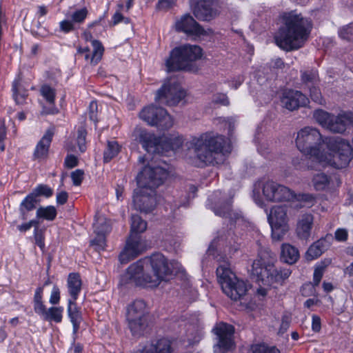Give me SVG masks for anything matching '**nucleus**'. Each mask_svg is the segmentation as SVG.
<instances>
[{
    "mask_svg": "<svg viewBox=\"0 0 353 353\" xmlns=\"http://www.w3.org/2000/svg\"><path fill=\"white\" fill-rule=\"evenodd\" d=\"M314 217L310 214L301 216L296 223V234L299 239L308 240L313 228Z\"/></svg>",
    "mask_w": 353,
    "mask_h": 353,
    "instance_id": "nucleus-21",
    "label": "nucleus"
},
{
    "mask_svg": "<svg viewBox=\"0 0 353 353\" xmlns=\"http://www.w3.org/2000/svg\"><path fill=\"white\" fill-rule=\"evenodd\" d=\"M324 268L318 267L315 268L313 275V285L318 286L321 282V280L323 276Z\"/></svg>",
    "mask_w": 353,
    "mask_h": 353,
    "instance_id": "nucleus-49",
    "label": "nucleus"
},
{
    "mask_svg": "<svg viewBox=\"0 0 353 353\" xmlns=\"http://www.w3.org/2000/svg\"><path fill=\"white\" fill-rule=\"evenodd\" d=\"M344 273L349 276H353V262L344 270Z\"/></svg>",
    "mask_w": 353,
    "mask_h": 353,
    "instance_id": "nucleus-64",
    "label": "nucleus"
},
{
    "mask_svg": "<svg viewBox=\"0 0 353 353\" xmlns=\"http://www.w3.org/2000/svg\"><path fill=\"white\" fill-rule=\"evenodd\" d=\"M120 151V146L116 141H109L103 152V161L105 163L109 162L114 158Z\"/></svg>",
    "mask_w": 353,
    "mask_h": 353,
    "instance_id": "nucleus-36",
    "label": "nucleus"
},
{
    "mask_svg": "<svg viewBox=\"0 0 353 353\" xmlns=\"http://www.w3.org/2000/svg\"><path fill=\"white\" fill-rule=\"evenodd\" d=\"M88 11L85 8L74 11L70 16L72 22L74 23H82L87 17Z\"/></svg>",
    "mask_w": 353,
    "mask_h": 353,
    "instance_id": "nucleus-44",
    "label": "nucleus"
},
{
    "mask_svg": "<svg viewBox=\"0 0 353 353\" xmlns=\"http://www.w3.org/2000/svg\"><path fill=\"white\" fill-rule=\"evenodd\" d=\"M90 118L91 120L94 121H97V104L95 101H92L90 103Z\"/></svg>",
    "mask_w": 353,
    "mask_h": 353,
    "instance_id": "nucleus-60",
    "label": "nucleus"
},
{
    "mask_svg": "<svg viewBox=\"0 0 353 353\" xmlns=\"http://www.w3.org/2000/svg\"><path fill=\"white\" fill-rule=\"evenodd\" d=\"M307 88L310 90V97L312 98V99L318 103H321V94L319 90L315 86V85L309 86Z\"/></svg>",
    "mask_w": 353,
    "mask_h": 353,
    "instance_id": "nucleus-48",
    "label": "nucleus"
},
{
    "mask_svg": "<svg viewBox=\"0 0 353 353\" xmlns=\"http://www.w3.org/2000/svg\"><path fill=\"white\" fill-rule=\"evenodd\" d=\"M313 185L316 190L325 189L329 183L327 176L323 173H318L314 176L312 179Z\"/></svg>",
    "mask_w": 353,
    "mask_h": 353,
    "instance_id": "nucleus-40",
    "label": "nucleus"
},
{
    "mask_svg": "<svg viewBox=\"0 0 353 353\" xmlns=\"http://www.w3.org/2000/svg\"><path fill=\"white\" fill-rule=\"evenodd\" d=\"M63 308L62 307H51L48 308L42 317L46 321L61 323L63 318Z\"/></svg>",
    "mask_w": 353,
    "mask_h": 353,
    "instance_id": "nucleus-34",
    "label": "nucleus"
},
{
    "mask_svg": "<svg viewBox=\"0 0 353 353\" xmlns=\"http://www.w3.org/2000/svg\"><path fill=\"white\" fill-rule=\"evenodd\" d=\"M268 221L272 229V239L282 240L289 230L287 206L281 205L272 207L268 215Z\"/></svg>",
    "mask_w": 353,
    "mask_h": 353,
    "instance_id": "nucleus-13",
    "label": "nucleus"
},
{
    "mask_svg": "<svg viewBox=\"0 0 353 353\" xmlns=\"http://www.w3.org/2000/svg\"><path fill=\"white\" fill-rule=\"evenodd\" d=\"M133 206L135 210L148 214L155 209L157 202L156 200H133Z\"/></svg>",
    "mask_w": 353,
    "mask_h": 353,
    "instance_id": "nucleus-33",
    "label": "nucleus"
},
{
    "mask_svg": "<svg viewBox=\"0 0 353 353\" xmlns=\"http://www.w3.org/2000/svg\"><path fill=\"white\" fill-rule=\"evenodd\" d=\"M327 130L335 133H342L345 131L348 125L353 124V113L344 112L337 116L332 115Z\"/></svg>",
    "mask_w": 353,
    "mask_h": 353,
    "instance_id": "nucleus-19",
    "label": "nucleus"
},
{
    "mask_svg": "<svg viewBox=\"0 0 353 353\" xmlns=\"http://www.w3.org/2000/svg\"><path fill=\"white\" fill-rule=\"evenodd\" d=\"M253 353H280V352L274 347H269L265 345H257L253 347Z\"/></svg>",
    "mask_w": 353,
    "mask_h": 353,
    "instance_id": "nucleus-47",
    "label": "nucleus"
},
{
    "mask_svg": "<svg viewBox=\"0 0 353 353\" xmlns=\"http://www.w3.org/2000/svg\"><path fill=\"white\" fill-rule=\"evenodd\" d=\"M334 237L337 241H345L348 237V232L346 229L339 228L334 233Z\"/></svg>",
    "mask_w": 353,
    "mask_h": 353,
    "instance_id": "nucleus-54",
    "label": "nucleus"
},
{
    "mask_svg": "<svg viewBox=\"0 0 353 353\" xmlns=\"http://www.w3.org/2000/svg\"><path fill=\"white\" fill-rule=\"evenodd\" d=\"M175 29L179 32H183L187 35L194 39L200 38L208 34L190 14H184L175 22Z\"/></svg>",
    "mask_w": 353,
    "mask_h": 353,
    "instance_id": "nucleus-17",
    "label": "nucleus"
},
{
    "mask_svg": "<svg viewBox=\"0 0 353 353\" xmlns=\"http://www.w3.org/2000/svg\"><path fill=\"white\" fill-rule=\"evenodd\" d=\"M34 239H35L37 245L41 249H43L44 248L45 244H44V238H43L41 231L34 233Z\"/></svg>",
    "mask_w": 353,
    "mask_h": 353,
    "instance_id": "nucleus-61",
    "label": "nucleus"
},
{
    "mask_svg": "<svg viewBox=\"0 0 353 353\" xmlns=\"http://www.w3.org/2000/svg\"><path fill=\"white\" fill-rule=\"evenodd\" d=\"M13 98L17 104L22 105L25 103L28 96L27 91L23 90L19 81L15 80L12 83Z\"/></svg>",
    "mask_w": 353,
    "mask_h": 353,
    "instance_id": "nucleus-37",
    "label": "nucleus"
},
{
    "mask_svg": "<svg viewBox=\"0 0 353 353\" xmlns=\"http://www.w3.org/2000/svg\"><path fill=\"white\" fill-rule=\"evenodd\" d=\"M68 292L72 301H76L81 290V279L77 273H70L68 278Z\"/></svg>",
    "mask_w": 353,
    "mask_h": 353,
    "instance_id": "nucleus-27",
    "label": "nucleus"
},
{
    "mask_svg": "<svg viewBox=\"0 0 353 353\" xmlns=\"http://www.w3.org/2000/svg\"><path fill=\"white\" fill-rule=\"evenodd\" d=\"M92 45L93 50L92 54H90V50L88 48H79L78 53L84 55V58L87 61H90L91 64L96 65L101 59L103 54L104 48L101 42L97 40H92Z\"/></svg>",
    "mask_w": 353,
    "mask_h": 353,
    "instance_id": "nucleus-23",
    "label": "nucleus"
},
{
    "mask_svg": "<svg viewBox=\"0 0 353 353\" xmlns=\"http://www.w3.org/2000/svg\"><path fill=\"white\" fill-rule=\"evenodd\" d=\"M41 95L49 104H54L55 100V90L50 85L45 84L40 88Z\"/></svg>",
    "mask_w": 353,
    "mask_h": 353,
    "instance_id": "nucleus-41",
    "label": "nucleus"
},
{
    "mask_svg": "<svg viewBox=\"0 0 353 353\" xmlns=\"http://www.w3.org/2000/svg\"><path fill=\"white\" fill-rule=\"evenodd\" d=\"M282 105L289 110H294L300 106H305L309 102L305 95L299 91L288 90L283 93Z\"/></svg>",
    "mask_w": 353,
    "mask_h": 353,
    "instance_id": "nucleus-18",
    "label": "nucleus"
},
{
    "mask_svg": "<svg viewBox=\"0 0 353 353\" xmlns=\"http://www.w3.org/2000/svg\"><path fill=\"white\" fill-rule=\"evenodd\" d=\"M312 27L311 21L301 14H285L283 17V25L274 36L275 43L286 51L297 50L307 40Z\"/></svg>",
    "mask_w": 353,
    "mask_h": 353,
    "instance_id": "nucleus-3",
    "label": "nucleus"
},
{
    "mask_svg": "<svg viewBox=\"0 0 353 353\" xmlns=\"http://www.w3.org/2000/svg\"><path fill=\"white\" fill-rule=\"evenodd\" d=\"M213 102L216 104H221L223 105H229V99L224 94H219L214 97Z\"/></svg>",
    "mask_w": 353,
    "mask_h": 353,
    "instance_id": "nucleus-56",
    "label": "nucleus"
},
{
    "mask_svg": "<svg viewBox=\"0 0 353 353\" xmlns=\"http://www.w3.org/2000/svg\"><path fill=\"white\" fill-rule=\"evenodd\" d=\"M299 256V250L296 247L289 243L282 244L281 250V261L289 265H292L296 263Z\"/></svg>",
    "mask_w": 353,
    "mask_h": 353,
    "instance_id": "nucleus-26",
    "label": "nucleus"
},
{
    "mask_svg": "<svg viewBox=\"0 0 353 353\" xmlns=\"http://www.w3.org/2000/svg\"><path fill=\"white\" fill-rule=\"evenodd\" d=\"M85 136V130L82 127L79 128L77 131V137L76 139V145H67V150L76 153L84 152L86 150Z\"/></svg>",
    "mask_w": 353,
    "mask_h": 353,
    "instance_id": "nucleus-28",
    "label": "nucleus"
},
{
    "mask_svg": "<svg viewBox=\"0 0 353 353\" xmlns=\"http://www.w3.org/2000/svg\"><path fill=\"white\" fill-rule=\"evenodd\" d=\"M216 276L223 292L232 300H240L246 294L248 285L235 275L225 261L217 267Z\"/></svg>",
    "mask_w": 353,
    "mask_h": 353,
    "instance_id": "nucleus-9",
    "label": "nucleus"
},
{
    "mask_svg": "<svg viewBox=\"0 0 353 353\" xmlns=\"http://www.w3.org/2000/svg\"><path fill=\"white\" fill-rule=\"evenodd\" d=\"M57 214V210L54 206L40 207L37 210V218L47 221H53Z\"/></svg>",
    "mask_w": 353,
    "mask_h": 353,
    "instance_id": "nucleus-38",
    "label": "nucleus"
},
{
    "mask_svg": "<svg viewBox=\"0 0 353 353\" xmlns=\"http://www.w3.org/2000/svg\"><path fill=\"white\" fill-rule=\"evenodd\" d=\"M129 23L130 19L128 18L124 17L119 11H117L112 18V26H115L119 23Z\"/></svg>",
    "mask_w": 353,
    "mask_h": 353,
    "instance_id": "nucleus-51",
    "label": "nucleus"
},
{
    "mask_svg": "<svg viewBox=\"0 0 353 353\" xmlns=\"http://www.w3.org/2000/svg\"><path fill=\"white\" fill-rule=\"evenodd\" d=\"M54 132L51 130H48L39 141L36 145L33 152V159L43 160L48 158L49 148L52 140Z\"/></svg>",
    "mask_w": 353,
    "mask_h": 353,
    "instance_id": "nucleus-20",
    "label": "nucleus"
},
{
    "mask_svg": "<svg viewBox=\"0 0 353 353\" xmlns=\"http://www.w3.org/2000/svg\"><path fill=\"white\" fill-rule=\"evenodd\" d=\"M223 136L212 132H206L198 137H193L187 142L186 145L194 157L190 163L196 167L218 164L224 160Z\"/></svg>",
    "mask_w": 353,
    "mask_h": 353,
    "instance_id": "nucleus-4",
    "label": "nucleus"
},
{
    "mask_svg": "<svg viewBox=\"0 0 353 353\" xmlns=\"http://www.w3.org/2000/svg\"><path fill=\"white\" fill-rule=\"evenodd\" d=\"M48 309H46L45 305L43 303V301L34 302V312L43 317L46 312Z\"/></svg>",
    "mask_w": 353,
    "mask_h": 353,
    "instance_id": "nucleus-57",
    "label": "nucleus"
},
{
    "mask_svg": "<svg viewBox=\"0 0 353 353\" xmlns=\"http://www.w3.org/2000/svg\"><path fill=\"white\" fill-rule=\"evenodd\" d=\"M295 141L303 154L338 169L347 166L352 158V148L347 141L334 137L323 141L320 132L314 128L301 129Z\"/></svg>",
    "mask_w": 353,
    "mask_h": 353,
    "instance_id": "nucleus-1",
    "label": "nucleus"
},
{
    "mask_svg": "<svg viewBox=\"0 0 353 353\" xmlns=\"http://www.w3.org/2000/svg\"><path fill=\"white\" fill-rule=\"evenodd\" d=\"M302 80L307 87L316 85L318 81V74L315 70L305 71L302 74Z\"/></svg>",
    "mask_w": 353,
    "mask_h": 353,
    "instance_id": "nucleus-42",
    "label": "nucleus"
},
{
    "mask_svg": "<svg viewBox=\"0 0 353 353\" xmlns=\"http://www.w3.org/2000/svg\"><path fill=\"white\" fill-rule=\"evenodd\" d=\"M176 0H159L157 6L160 9H167L171 8Z\"/></svg>",
    "mask_w": 353,
    "mask_h": 353,
    "instance_id": "nucleus-58",
    "label": "nucleus"
},
{
    "mask_svg": "<svg viewBox=\"0 0 353 353\" xmlns=\"http://www.w3.org/2000/svg\"><path fill=\"white\" fill-rule=\"evenodd\" d=\"M127 319L133 335H141L148 326V312L143 300H135L128 307Z\"/></svg>",
    "mask_w": 353,
    "mask_h": 353,
    "instance_id": "nucleus-11",
    "label": "nucleus"
},
{
    "mask_svg": "<svg viewBox=\"0 0 353 353\" xmlns=\"http://www.w3.org/2000/svg\"><path fill=\"white\" fill-rule=\"evenodd\" d=\"M83 177V172L81 170H76L71 173V179L74 185H79L81 184Z\"/></svg>",
    "mask_w": 353,
    "mask_h": 353,
    "instance_id": "nucleus-53",
    "label": "nucleus"
},
{
    "mask_svg": "<svg viewBox=\"0 0 353 353\" xmlns=\"http://www.w3.org/2000/svg\"><path fill=\"white\" fill-rule=\"evenodd\" d=\"M327 239H332L331 235H327L325 238H321L314 242L305 252V257L307 261H312L319 258L330 247Z\"/></svg>",
    "mask_w": 353,
    "mask_h": 353,
    "instance_id": "nucleus-24",
    "label": "nucleus"
},
{
    "mask_svg": "<svg viewBox=\"0 0 353 353\" xmlns=\"http://www.w3.org/2000/svg\"><path fill=\"white\" fill-rule=\"evenodd\" d=\"M168 259L155 253L130 265L125 277L128 282L145 288H156L172 274Z\"/></svg>",
    "mask_w": 353,
    "mask_h": 353,
    "instance_id": "nucleus-2",
    "label": "nucleus"
},
{
    "mask_svg": "<svg viewBox=\"0 0 353 353\" xmlns=\"http://www.w3.org/2000/svg\"><path fill=\"white\" fill-rule=\"evenodd\" d=\"M68 314L73 325V333L76 334L79 329L81 317L80 312L77 307L75 301L71 299L68 301Z\"/></svg>",
    "mask_w": 353,
    "mask_h": 353,
    "instance_id": "nucleus-29",
    "label": "nucleus"
},
{
    "mask_svg": "<svg viewBox=\"0 0 353 353\" xmlns=\"http://www.w3.org/2000/svg\"><path fill=\"white\" fill-rule=\"evenodd\" d=\"M213 6L212 1H200L194 9V14L199 20L210 21L217 14V10Z\"/></svg>",
    "mask_w": 353,
    "mask_h": 353,
    "instance_id": "nucleus-22",
    "label": "nucleus"
},
{
    "mask_svg": "<svg viewBox=\"0 0 353 353\" xmlns=\"http://www.w3.org/2000/svg\"><path fill=\"white\" fill-rule=\"evenodd\" d=\"M60 30L68 33L74 29V23L70 20H63L59 23Z\"/></svg>",
    "mask_w": 353,
    "mask_h": 353,
    "instance_id": "nucleus-50",
    "label": "nucleus"
},
{
    "mask_svg": "<svg viewBox=\"0 0 353 353\" xmlns=\"http://www.w3.org/2000/svg\"><path fill=\"white\" fill-rule=\"evenodd\" d=\"M167 170L161 166H145L137 176L138 187L134 190L137 197L153 198L157 196V189L167 179Z\"/></svg>",
    "mask_w": 353,
    "mask_h": 353,
    "instance_id": "nucleus-7",
    "label": "nucleus"
},
{
    "mask_svg": "<svg viewBox=\"0 0 353 353\" xmlns=\"http://www.w3.org/2000/svg\"><path fill=\"white\" fill-rule=\"evenodd\" d=\"M147 229V222L137 215L133 214L131 216V227L130 234H139L145 232Z\"/></svg>",
    "mask_w": 353,
    "mask_h": 353,
    "instance_id": "nucleus-32",
    "label": "nucleus"
},
{
    "mask_svg": "<svg viewBox=\"0 0 353 353\" xmlns=\"http://www.w3.org/2000/svg\"><path fill=\"white\" fill-rule=\"evenodd\" d=\"M212 210L216 215L232 218L231 202L228 200H222L216 203Z\"/></svg>",
    "mask_w": 353,
    "mask_h": 353,
    "instance_id": "nucleus-35",
    "label": "nucleus"
},
{
    "mask_svg": "<svg viewBox=\"0 0 353 353\" xmlns=\"http://www.w3.org/2000/svg\"><path fill=\"white\" fill-rule=\"evenodd\" d=\"M43 291V287H39L38 288H37V290L35 291L34 296V303L42 301Z\"/></svg>",
    "mask_w": 353,
    "mask_h": 353,
    "instance_id": "nucleus-62",
    "label": "nucleus"
},
{
    "mask_svg": "<svg viewBox=\"0 0 353 353\" xmlns=\"http://www.w3.org/2000/svg\"><path fill=\"white\" fill-rule=\"evenodd\" d=\"M93 228L95 234L105 235L110 232L112 229L110 221L99 213H97L95 215Z\"/></svg>",
    "mask_w": 353,
    "mask_h": 353,
    "instance_id": "nucleus-30",
    "label": "nucleus"
},
{
    "mask_svg": "<svg viewBox=\"0 0 353 353\" xmlns=\"http://www.w3.org/2000/svg\"><path fill=\"white\" fill-rule=\"evenodd\" d=\"M213 331L218 339L217 343L214 346V353H226L232 349L234 345L233 325L221 322L216 325Z\"/></svg>",
    "mask_w": 353,
    "mask_h": 353,
    "instance_id": "nucleus-15",
    "label": "nucleus"
},
{
    "mask_svg": "<svg viewBox=\"0 0 353 353\" xmlns=\"http://www.w3.org/2000/svg\"><path fill=\"white\" fill-rule=\"evenodd\" d=\"M60 301V290L59 288L57 285H54L50 297V303L52 305H57L59 303Z\"/></svg>",
    "mask_w": 353,
    "mask_h": 353,
    "instance_id": "nucleus-52",
    "label": "nucleus"
},
{
    "mask_svg": "<svg viewBox=\"0 0 353 353\" xmlns=\"http://www.w3.org/2000/svg\"><path fill=\"white\" fill-rule=\"evenodd\" d=\"M135 140L141 144L148 153L168 156L169 152L176 150L183 143L182 137L172 134L169 137L158 138L145 130L137 129L134 131Z\"/></svg>",
    "mask_w": 353,
    "mask_h": 353,
    "instance_id": "nucleus-6",
    "label": "nucleus"
},
{
    "mask_svg": "<svg viewBox=\"0 0 353 353\" xmlns=\"http://www.w3.org/2000/svg\"><path fill=\"white\" fill-rule=\"evenodd\" d=\"M144 249V243L139 234H130L123 250L119 254L121 263H127L139 255Z\"/></svg>",
    "mask_w": 353,
    "mask_h": 353,
    "instance_id": "nucleus-16",
    "label": "nucleus"
},
{
    "mask_svg": "<svg viewBox=\"0 0 353 353\" xmlns=\"http://www.w3.org/2000/svg\"><path fill=\"white\" fill-rule=\"evenodd\" d=\"M296 196L294 191L274 181H257L254 185V199H296Z\"/></svg>",
    "mask_w": 353,
    "mask_h": 353,
    "instance_id": "nucleus-10",
    "label": "nucleus"
},
{
    "mask_svg": "<svg viewBox=\"0 0 353 353\" xmlns=\"http://www.w3.org/2000/svg\"><path fill=\"white\" fill-rule=\"evenodd\" d=\"M292 201H299L300 202V204H299L300 208H303V207L311 208L313 205L312 203V201L313 200L304 199V200H292Z\"/></svg>",
    "mask_w": 353,
    "mask_h": 353,
    "instance_id": "nucleus-63",
    "label": "nucleus"
},
{
    "mask_svg": "<svg viewBox=\"0 0 353 353\" xmlns=\"http://www.w3.org/2000/svg\"><path fill=\"white\" fill-rule=\"evenodd\" d=\"M339 37L345 40L350 41L353 39V24L350 23L339 29Z\"/></svg>",
    "mask_w": 353,
    "mask_h": 353,
    "instance_id": "nucleus-45",
    "label": "nucleus"
},
{
    "mask_svg": "<svg viewBox=\"0 0 353 353\" xmlns=\"http://www.w3.org/2000/svg\"><path fill=\"white\" fill-rule=\"evenodd\" d=\"M97 251L103 250L105 246V234H96V237L90 242Z\"/></svg>",
    "mask_w": 353,
    "mask_h": 353,
    "instance_id": "nucleus-46",
    "label": "nucleus"
},
{
    "mask_svg": "<svg viewBox=\"0 0 353 353\" xmlns=\"http://www.w3.org/2000/svg\"><path fill=\"white\" fill-rule=\"evenodd\" d=\"M202 57V49L196 45H183L174 48L165 60L168 72L194 69V63Z\"/></svg>",
    "mask_w": 353,
    "mask_h": 353,
    "instance_id": "nucleus-8",
    "label": "nucleus"
},
{
    "mask_svg": "<svg viewBox=\"0 0 353 353\" xmlns=\"http://www.w3.org/2000/svg\"><path fill=\"white\" fill-rule=\"evenodd\" d=\"M321 327V319L317 315H313L312 316V330L318 332L320 331Z\"/></svg>",
    "mask_w": 353,
    "mask_h": 353,
    "instance_id": "nucleus-59",
    "label": "nucleus"
},
{
    "mask_svg": "<svg viewBox=\"0 0 353 353\" xmlns=\"http://www.w3.org/2000/svg\"><path fill=\"white\" fill-rule=\"evenodd\" d=\"M185 96V92L182 89L177 81L175 79H170L157 92L155 101L168 105H175Z\"/></svg>",
    "mask_w": 353,
    "mask_h": 353,
    "instance_id": "nucleus-14",
    "label": "nucleus"
},
{
    "mask_svg": "<svg viewBox=\"0 0 353 353\" xmlns=\"http://www.w3.org/2000/svg\"><path fill=\"white\" fill-rule=\"evenodd\" d=\"M38 200H23L20 205V211L22 214V219H26V213L36 208Z\"/></svg>",
    "mask_w": 353,
    "mask_h": 353,
    "instance_id": "nucleus-43",
    "label": "nucleus"
},
{
    "mask_svg": "<svg viewBox=\"0 0 353 353\" xmlns=\"http://www.w3.org/2000/svg\"><path fill=\"white\" fill-rule=\"evenodd\" d=\"M64 165L68 168H73L78 165V159L72 154L67 155L65 159Z\"/></svg>",
    "mask_w": 353,
    "mask_h": 353,
    "instance_id": "nucleus-55",
    "label": "nucleus"
},
{
    "mask_svg": "<svg viewBox=\"0 0 353 353\" xmlns=\"http://www.w3.org/2000/svg\"><path fill=\"white\" fill-rule=\"evenodd\" d=\"M332 115V114L322 110H317L314 113V118L319 125L327 129L331 121Z\"/></svg>",
    "mask_w": 353,
    "mask_h": 353,
    "instance_id": "nucleus-39",
    "label": "nucleus"
},
{
    "mask_svg": "<svg viewBox=\"0 0 353 353\" xmlns=\"http://www.w3.org/2000/svg\"><path fill=\"white\" fill-rule=\"evenodd\" d=\"M172 351L171 341L161 339L145 345L139 353H171Z\"/></svg>",
    "mask_w": 353,
    "mask_h": 353,
    "instance_id": "nucleus-25",
    "label": "nucleus"
},
{
    "mask_svg": "<svg viewBox=\"0 0 353 353\" xmlns=\"http://www.w3.org/2000/svg\"><path fill=\"white\" fill-rule=\"evenodd\" d=\"M53 194V190L48 185L39 184L33 189L31 193L27 194L24 199H35L36 197H50Z\"/></svg>",
    "mask_w": 353,
    "mask_h": 353,
    "instance_id": "nucleus-31",
    "label": "nucleus"
},
{
    "mask_svg": "<svg viewBox=\"0 0 353 353\" xmlns=\"http://www.w3.org/2000/svg\"><path fill=\"white\" fill-rule=\"evenodd\" d=\"M139 117L148 125L162 130L172 128L174 124L172 117L165 109L154 105L143 108L139 113Z\"/></svg>",
    "mask_w": 353,
    "mask_h": 353,
    "instance_id": "nucleus-12",
    "label": "nucleus"
},
{
    "mask_svg": "<svg viewBox=\"0 0 353 353\" xmlns=\"http://www.w3.org/2000/svg\"><path fill=\"white\" fill-rule=\"evenodd\" d=\"M276 254L268 248L259 251L258 258L252 265V273L263 285L277 287L283 285L290 276V268L276 267Z\"/></svg>",
    "mask_w": 353,
    "mask_h": 353,
    "instance_id": "nucleus-5",
    "label": "nucleus"
}]
</instances>
